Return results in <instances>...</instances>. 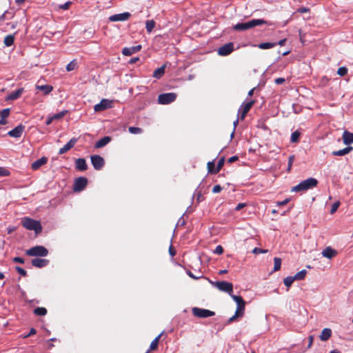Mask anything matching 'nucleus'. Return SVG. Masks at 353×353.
<instances>
[{
	"mask_svg": "<svg viewBox=\"0 0 353 353\" xmlns=\"http://www.w3.org/2000/svg\"><path fill=\"white\" fill-rule=\"evenodd\" d=\"M231 297L236 303L237 307L235 314L228 320L227 324H230L238 317H242L245 313V301L243 299L241 296L236 295H231Z\"/></svg>",
	"mask_w": 353,
	"mask_h": 353,
	"instance_id": "f257e3e1",
	"label": "nucleus"
},
{
	"mask_svg": "<svg viewBox=\"0 0 353 353\" xmlns=\"http://www.w3.org/2000/svg\"><path fill=\"white\" fill-rule=\"evenodd\" d=\"M268 22L261 19H254L245 23H238L234 26L233 28L237 31H243L251 29L255 26L263 24H268Z\"/></svg>",
	"mask_w": 353,
	"mask_h": 353,
	"instance_id": "f03ea898",
	"label": "nucleus"
},
{
	"mask_svg": "<svg viewBox=\"0 0 353 353\" xmlns=\"http://www.w3.org/2000/svg\"><path fill=\"white\" fill-rule=\"evenodd\" d=\"M21 225L28 230H34L36 234L42 232V226L40 221L29 217H24L21 220Z\"/></svg>",
	"mask_w": 353,
	"mask_h": 353,
	"instance_id": "7ed1b4c3",
	"label": "nucleus"
},
{
	"mask_svg": "<svg viewBox=\"0 0 353 353\" xmlns=\"http://www.w3.org/2000/svg\"><path fill=\"white\" fill-rule=\"evenodd\" d=\"M318 181L314 178H308L292 188V192L305 191L317 185Z\"/></svg>",
	"mask_w": 353,
	"mask_h": 353,
	"instance_id": "20e7f679",
	"label": "nucleus"
},
{
	"mask_svg": "<svg viewBox=\"0 0 353 353\" xmlns=\"http://www.w3.org/2000/svg\"><path fill=\"white\" fill-rule=\"evenodd\" d=\"M48 249L43 245H36L26 251V254L29 256L44 257L48 256Z\"/></svg>",
	"mask_w": 353,
	"mask_h": 353,
	"instance_id": "39448f33",
	"label": "nucleus"
},
{
	"mask_svg": "<svg viewBox=\"0 0 353 353\" xmlns=\"http://www.w3.org/2000/svg\"><path fill=\"white\" fill-rule=\"evenodd\" d=\"M213 285L219 290L228 293V294L233 295V285L232 283L228 281H216L213 283Z\"/></svg>",
	"mask_w": 353,
	"mask_h": 353,
	"instance_id": "423d86ee",
	"label": "nucleus"
},
{
	"mask_svg": "<svg viewBox=\"0 0 353 353\" xmlns=\"http://www.w3.org/2000/svg\"><path fill=\"white\" fill-rule=\"evenodd\" d=\"M176 99V94L174 92H168L161 94L158 97V102L160 104L165 105L174 101Z\"/></svg>",
	"mask_w": 353,
	"mask_h": 353,
	"instance_id": "0eeeda50",
	"label": "nucleus"
},
{
	"mask_svg": "<svg viewBox=\"0 0 353 353\" xmlns=\"http://www.w3.org/2000/svg\"><path fill=\"white\" fill-rule=\"evenodd\" d=\"M194 316L199 318H207L215 315V312L207 309L194 307L192 310Z\"/></svg>",
	"mask_w": 353,
	"mask_h": 353,
	"instance_id": "6e6552de",
	"label": "nucleus"
},
{
	"mask_svg": "<svg viewBox=\"0 0 353 353\" xmlns=\"http://www.w3.org/2000/svg\"><path fill=\"white\" fill-rule=\"evenodd\" d=\"M88 185V179L85 177L81 176L75 179L73 186V190L76 192L82 191Z\"/></svg>",
	"mask_w": 353,
	"mask_h": 353,
	"instance_id": "1a4fd4ad",
	"label": "nucleus"
},
{
	"mask_svg": "<svg viewBox=\"0 0 353 353\" xmlns=\"http://www.w3.org/2000/svg\"><path fill=\"white\" fill-rule=\"evenodd\" d=\"M234 45L233 42H229L224 44L223 46L219 48L217 50L218 54L223 57L230 54L234 50Z\"/></svg>",
	"mask_w": 353,
	"mask_h": 353,
	"instance_id": "9d476101",
	"label": "nucleus"
},
{
	"mask_svg": "<svg viewBox=\"0 0 353 353\" xmlns=\"http://www.w3.org/2000/svg\"><path fill=\"white\" fill-rule=\"evenodd\" d=\"M254 103H255V101L251 100L247 103H243L241 105V108L239 110V113H240L239 118L241 120H243L245 119L247 114L250 110V109L252 108V107L254 105Z\"/></svg>",
	"mask_w": 353,
	"mask_h": 353,
	"instance_id": "9b49d317",
	"label": "nucleus"
},
{
	"mask_svg": "<svg viewBox=\"0 0 353 353\" xmlns=\"http://www.w3.org/2000/svg\"><path fill=\"white\" fill-rule=\"evenodd\" d=\"M90 159L91 163L95 170H100L104 166L105 161L101 156L97 154L92 155Z\"/></svg>",
	"mask_w": 353,
	"mask_h": 353,
	"instance_id": "f8f14e48",
	"label": "nucleus"
},
{
	"mask_svg": "<svg viewBox=\"0 0 353 353\" xmlns=\"http://www.w3.org/2000/svg\"><path fill=\"white\" fill-rule=\"evenodd\" d=\"M112 101L106 99H102L100 103L94 107L95 112H101L112 107Z\"/></svg>",
	"mask_w": 353,
	"mask_h": 353,
	"instance_id": "ddd939ff",
	"label": "nucleus"
},
{
	"mask_svg": "<svg viewBox=\"0 0 353 353\" xmlns=\"http://www.w3.org/2000/svg\"><path fill=\"white\" fill-rule=\"evenodd\" d=\"M25 125L20 124L15 127L14 129L10 130L7 134L11 137L19 138L21 137L25 130Z\"/></svg>",
	"mask_w": 353,
	"mask_h": 353,
	"instance_id": "4468645a",
	"label": "nucleus"
},
{
	"mask_svg": "<svg viewBox=\"0 0 353 353\" xmlns=\"http://www.w3.org/2000/svg\"><path fill=\"white\" fill-rule=\"evenodd\" d=\"M130 17L131 14L130 12H125L123 13L111 15L109 17V20L110 21H127Z\"/></svg>",
	"mask_w": 353,
	"mask_h": 353,
	"instance_id": "2eb2a0df",
	"label": "nucleus"
},
{
	"mask_svg": "<svg viewBox=\"0 0 353 353\" xmlns=\"http://www.w3.org/2000/svg\"><path fill=\"white\" fill-rule=\"evenodd\" d=\"M34 267L42 268L49 264V260L46 259L34 258L31 261Z\"/></svg>",
	"mask_w": 353,
	"mask_h": 353,
	"instance_id": "dca6fc26",
	"label": "nucleus"
},
{
	"mask_svg": "<svg viewBox=\"0 0 353 353\" xmlns=\"http://www.w3.org/2000/svg\"><path fill=\"white\" fill-rule=\"evenodd\" d=\"M77 142V138L71 139L63 148L59 149V154H63L72 148Z\"/></svg>",
	"mask_w": 353,
	"mask_h": 353,
	"instance_id": "f3484780",
	"label": "nucleus"
},
{
	"mask_svg": "<svg viewBox=\"0 0 353 353\" xmlns=\"http://www.w3.org/2000/svg\"><path fill=\"white\" fill-rule=\"evenodd\" d=\"M323 256L331 259L334 257H335L338 252L336 250L332 248L331 247L328 246L326 247L321 252Z\"/></svg>",
	"mask_w": 353,
	"mask_h": 353,
	"instance_id": "a211bd4d",
	"label": "nucleus"
},
{
	"mask_svg": "<svg viewBox=\"0 0 353 353\" xmlns=\"http://www.w3.org/2000/svg\"><path fill=\"white\" fill-rule=\"evenodd\" d=\"M141 48L142 47L141 45H137L130 48H124L122 50V54L125 56H130L132 54L140 51Z\"/></svg>",
	"mask_w": 353,
	"mask_h": 353,
	"instance_id": "6ab92c4d",
	"label": "nucleus"
},
{
	"mask_svg": "<svg viewBox=\"0 0 353 353\" xmlns=\"http://www.w3.org/2000/svg\"><path fill=\"white\" fill-rule=\"evenodd\" d=\"M23 92H24V89L23 88H19L16 91H14V92L10 93V94H8L6 97V101H14V100H17V99H18L19 98L21 97V96L22 95Z\"/></svg>",
	"mask_w": 353,
	"mask_h": 353,
	"instance_id": "aec40b11",
	"label": "nucleus"
},
{
	"mask_svg": "<svg viewBox=\"0 0 353 353\" xmlns=\"http://www.w3.org/2000/svg\"><path fill=\"white\" fill-rule=\"evenodd\" d=\"M48 162V158L43 157L40 158L39 159H37V161H34L31 165V168L33 170H37L39 168H40L42 165H45Z\"/></svg>",
	"mask_w": 353,
	"mask_h": 353,
	"instance_id": "412c9836",
	"label": "nucleus"
},
{
	"mask_svg": "<svg viewBox=\"0 0 353 353\" xmlns=\"http://www.w3.org/2000/svg\"><path fill=\"white\" fill-rule=\"evenodd\" d=\"M75 166L76 168L80 171H85L88 168L85 160L82 158H79L76 160Z\"/></svg>",
	"mask_w": 353,
	"mask_h": 353,
	"instance_id": "4be33fe9",
	"label": "nucleus"
},
{
	"mask_svg": "<svg viewBox=\"0 0 353 353\" xmlns=\"http://www.w3.org/2000/svg\"><path fill=\"white\" fill-rule=\"evenodd\" d=\"M343 141L345 145H350L353 143V133L345 131L343 134Z\"/></svg>",
	"mask_w": 353,
	"mask_h": 353,
	"instance_id": "5701e85b",
	"label": "nucleus"
},
{
	"mask_svg": "<svg viewBox=\"0 0 353 353\" xmlns=\"http://www.w3.org/2000/svg\"><path fill=\"white\" fill-rule=\"evenodd\" d=\"M332 330L330 328H324L319 336L320 339L322 341H327L332 336Z\"/></svg>",
	"mask_w": 353,
	"mask_h": 353,
	"instance_id": "b1692460",
	"label": "nucleus"
},
{
	"mask_svg": "<svg viewBox=\"0 0 353 353\" xmlns=\"http://www.w3.org/2000/svg\"><path fill=\"white\" fill-rule=\"evenodd\" d=\"M352 150H353V147L348 146L342 150H339L337 151H333L332 152V154L333 156H343V155H345V154H348L349 152H350Z\"/></svg>",
	"mask_w": 353,
	"mask_h": 353,
	"instance_id": "393cba45",
	"label": "nucleus"
},
{
	"mask_svg": "<svg viewBox=\"0 0 353 353\" xmlns=\"http://www.w3.org/2000/svg\"><path fill=\"white\" fill-rule=\"evenodd\" d=\"M111 141V138L110 137H104L99 139L96 143H95V148H101L105 145H106L110 141Z\"/></svg>",
	"mask_w": 353,
	"mask_h": 353,
	"instance_id": "a878e982",
	"label": "nucleus"
},
{
	"mask_svg": "<svg viewBox=\"0 0 353 353\" xmlns=\"http://www.w3.org/2000/svg\"><path fill=\"white\" fill-rule=\"evenodd\" d=\"M36 89L42 91L44 94H48L52 91L53 87L50 85H37Z\"/></svg>",
	"mask_w": 353,
	"mask_h": 353,
	"instance_id": "bb28decb",
	"label": "nucleus"
},
{
	"mask_svg": "<svg viewBox=\"0 0 353 353\" xmlns=\"http://www.w3.org/2000/svg\"><path fill=\"white\" fill-rule=\"evenodd\" d=\"M165 65H163V66H161L160 68H157L153 72L152 77L156 78V79H160L164 74V73H165Z\"/></svg>",
	"mask_w": 353,
	"mask_h": 353,
	"instance_id": "cd10ccee",
	"label": "nucleus"
},
{
	"mask_svg": "<svg viewBox=\"0 0 353 353\" xmlns=\"http://www.w3.org/2000/svg\"><path fill=\"white\" fill-rule=\"evenodd\" d=\"M163 333H161L159 335H158L150 343V349L148 351H153L156 350L158 348V343L159 342L160 338L162 336Z\"/></svg>",
	"mask_w": 353,
	"mask_h": 353,
	"instance_id": "c85d7f7f",
	"label": "nucleus"
},
{
	"mask_svg": "<svg viewBox=\"0 0 353 353\" xmlns=\"http://www.w3.org/2000/svg\"><path fill=\"white\" fill-rule=\"evenodd\" d=\"M277 45L276 43H272V42H265V43H261L259 44L258 47L260 49L265 50V49H270L272 48L275 47Z\"/></svg>",
	"mask_w": 353,
	"mask_h": 353,
	"instance_id": "c756f323",
	"label": "nucleus"
},
{
	"mask_svg": "<svg viewBox=\"0 0 353 353\" xmlns=\"http://www.w3.org/2000/svg\"><path fill=\"white\" fill-rule=\"evenodd\" d=\"M14 35L9 34V35H7L4 38L3 43L5 44V46L9 47V46H11L14 43Z\"/></svg>",
	"mask_w": 353,
	"mask_h": 353,
	"instance_id": "7c9ffc66",
	"label": "nucleus"
},
{
	"mask_svg": "<svg viewBox=\"0 0 353 353\" xmlns=\"http://www.w3.org/2000/svg\"><path fill=\"white\" fill-rule=\"evenodd\" d=\"M33 312L37 316H45L47 314V310L43 307H38L34 310Z\"/></svg>",
	"mask_w": 353,
	"mask_h": 353,
	"instance_id": "2f4dec72",
	"label": "nucleus"
},
{
	"mask_svg": "<svg viewBox=\"0 0 353 353\" xmlns=\"http://www.w3.org/2000/svg\"><path fill=\"white\" fill-rule=\"evenodd\" d=\"M78 63L77 59H73L66 66V70L68 72L72 71L77 68Z\"/></svg>",
	"mask_w": 353,
	"mask_h": 353,
	"instance_id": "473e14b6",
	"label": "nucleus"
},
{
	"mask_svg": "<svg viewBox=\"0 0 353 353\" xmlns=\"http://www.w3.org/2000/svg\"><path fill=\"white\" fill-rule=\"evenodd\" d=\"M208 167V171L210 174H217L218 172H216V167H215V164L214 161H210L207 164Z\"/></svg>",
	"mask_w": 353,
	"mask_h": 353,
	"instance_id": "72a5a7b5",
	"label": "nucleus"
},
{
	"mask_svg": "<svg viewBox=\"0 0 353 353\" xmlns=\"http://www.w3.org/2000/svg\"><path fill=\"white\" fill-rule=\"evenodd\" d=\"M300 136H301V133L298 130L294 131L291 134L290 141L292 143H297V142H299V139H300Z\"/></svg>",
	"mask_w": 353,
	"mask_h": 353,
	"instance_id": "f704fd0d",
	"label": "nucleus"
},
{
	"mask_svg": "<svg viewBox=\"0 0 353 353\" xmlns=\"http://www.w3.org/2000/svg\"><path fill=\"white\" fill-rule=\"evenodd\" d=\"M281 259L279 257H275L274 259V271L276 272L281 269Z\"/></svg>",
	"mask_w": 353,
	"mask_h": 353,
	"instance_id": "c9c22d12",
	"label": "nucleus"
},
{
	"mask_svg": "<svg viewBox=\"0 0 353 353\" xmlns=\"http://www.w3.org/2000/svg\"><path fill=\"white\" fill-rule=\"evenodd\" d=\"M307 274V272L305 270H303L299 272H297L294 276V279L295 280H302L305 278V275Z\"/></svg>",
	"mask_w": 353,
	"mask_h": 353,
	"instance_id": "e433bc0d",
	"label": "nucleus"
},
{
	"mask_svg": "<svg viewBox=\"0 0 353 353\" xmlns=\"http://www.w3.org/2000/svg\"><path fill=\"white\" fill-rule=\"evenodd\" d=\"M294 281L295 279H294V276H287L284 279L283 283L285 286L290 288Z\"/></svg>",
	"mask_w": 353,
	"mask_h": 353,
	"instance_id": "4c0bfd02",
	"label": "nucleus"
},
{
	"mask_svg": "<svg viewBox=\"0 0 353 353\" xmlns=\"http://www.w3.org/2000/svg\"><path fill=\"white\" fill-rule=\"evenodd\" d=\"M155 23L153 20L147 21L145 23V28L148 32H150L154 28Z\"/></svg>",
	"mask_w": 353,
	"mask_h": 353,
	"instance_id": "58836bf2",
	"label": "nucleus"
},
{
	"mask_svg": "<svg viewBox=\"0 0 353 353\" xmlns=\"http://www.w3.org/2000/svg\"><path fill=\"white\" fill-rule=\"evenodd\" d=\"M67 113L68 110H63L57 114L52 115V119L54 120H59L62 119Z\"/></svg>",
	"mask_w": 353,
	"mask_h": 353,
	"instance_id": "ea45409f",
	"label": "nucleus"
},
{
	"mask_svg": "<svg viewBox=\"0 0 353 353\" xmlns=\"http://www.w3.org/2000/svg\"><path fill=\"white\" fill-rule=\"evenodd\" d=\"M10 113V108H6L3 110L0 111V116L1 117H3V119H6L8 117Z\"/></svg>",
	"mask_w": 353,
	"mask_h": 353,
	"instance_id": "a19ab883",
	"label": "nucleus"
},
{
	"mask_svg": "<svg viewBox=\"0 0 353 353\" xmlns=\"http://www.w3.org/2000/svg\"><path fill=\"white\" fill-rule=\"evenodd\" d=\"M128 130L132 134H139L143 132V130L138 127H130Z\"/></svg>",
	"mask_w": 353,
	"mask_h": 353,
	"instance_id": "79ce46f5",
	"label": "nucleus"
},
{
	"mask_svg": "<svg viewBox=\"0 0 353 353\" xmlns=\"http://www.w3.org/2000/svg\"><path fill=\"white\" fill-rule=\"evenodd\" d=\"M347 73V68L346 67H340L337 70V74L343 77L346 75Z\"/></svg>",
	"mask_w": 353,
	"mask_h": 353,
	"instance_id": "37998d69",
	"label": "nucleus"
},
{
	"mask_svg": "<svg viewBox=\"0 0 353 353\" xmlns=\"http://www.w3.org/2000/svg\"><path fill=\"white\" fill-rule=\"evenodd\" d=\"M71 4H72V1H68L65 2L64 4L59 5V8L61 9V10H66L69 9Z\"/></svg>",
	"mask_w": 353,
	"mask_h": 353,
	"instance_id": "c03bdc74",
	"label": "nucleus"
},
{
	"mask_svg": "<svg viewBox=\"0 0 353 353\" xmlns=\"http://www.w3.org/2000/svg\"><path fill=\"white\" fill-rule=\"evenodd\" d=\"M294 159H295L294 155H290L288 158V172H290L291 170V168L292 166Z\"/></svg>",
	"mask_w": 353,
	"mask_h": 353,
	"instance_id": "a18cd8bd",
	"label": "nucleus"
},
{
	"mask_svg": "<svg viewBox=\"0 0 353 353\" xmlns=\"http://www.w3.org/2000/svg\"><path fill=\"white\" fill-rule=\"evenodd\" d=\"M224 162H225V159L223 157H222L221 159H220L217 163V165H216V172H219L220 170L222 168V167L224 165Z\"/></svg>",
	"mask_w": 353,
	"mask_h": 353,
	"instance_id": "49530a36",
	"label": "nucleus"
},
{
	"mask_svg": "<svg viewBox=\"0 0 353 353\" xmlns=\"http://www.w3.org/2000/svg\"><path fill=\"white\" fill-rule=\"evenodd\" d=\"M339 205H340V203L339 201L334 203L332 205V208L330 210V213L334 214L337 210Z\"/></svg>",
	"mask_w": 353,
	"mask_h": 353,
	"instance_id": "de8ad7c7",
	"label": "nucleus"
},
{
	"mask_svg": "<svg viewBox=\"0 0 353 353\" xmlns=\"http://www.w3.org/2000/svg\"><path fill=\"white\" fill-rule=\"evenodd\" d=\"M9 175H10V172L7 169L0 167V176H7Z\"/></svg>",
	"mask_w": 353,
	"mask_h": 353,
	"instance_id": "09e8293b",
	"label": "nucleus"
},
{
	"mask_svg": "<svg viewBox=\"0 0 353 353\" xmlns=\"http://www.w3.org/2000/svg\"><path fill=\"white\" fill-rule=\"evenodd\" d=\"M16 270L17 271L18 273H19L21 275L23 276H26L27 275V272L21 267L17 266Z\"/></svg>",
	"mask_w": 353,
	"mask_h": 353,
	"instance_id": "8fccbe9b",
	"label": "nucleus"
},
{
	"mask_svg": "<svg viewBox=\"0 0 353 353\" xmlns=\"http://www.w3.org/2000/svg\"><path fill=\"white\" fill-rule=\"evenodd\" d=\"M267 252H268L267 250H263V249H261L259 248H255L252 250V252L256 254H261V253H266Z\"/></svg>",
	"mask_w": 353,
	"mask_h": 353,
	"instance_id": "3c124183",
	"label": "nucleus"
},
{
	"mask_svg": "<svg viewBox=\"0 0 353 353\" xmlns=\"http://www.w3.org/2000/svg\"><path fill=\"white\" fill-rule=\"evenodd\" d=\"M222 187L220 185H216L212 188L213 193H219L222 190Z\"/></svg>",
	"mask_w": 353,
	"mask_h": 353,
	"instance_id": "603ef678",
	"label": "nucleus"
},
{
	"mask_svg": "<svg viewBox=\"0 0 353 353\" xmlns=\"http://www.w3.org/2000/svg\"><path fill=\"white\" fill-rule=\"evenodd\" d=\"M223 252V248L221 245H217L215 248L214 253L221 254Z\"/></svg>",
	"mask_w": 353,
	"mask_h": 353,
	"instance_id": "864d4df0",
	"label": "nucleus"
},
{
	"mask_svg": "<svg viewBox=\"0 0 353 353\" xmlns=\"http://www.w3.org/2000/svg\"><path fill=\"white\" fill-rule=\"evenodd\" d=\"M289 201H290V199H285V200H283L282 201H277L276 205L278 206H283V205H285L287 203H288Z\"/></svg>",
	"mask_w": 353,
	"mask_h": 353,
	"instance_id": "5fc2aeb1",
	"label": "nucleus"
},
{
	"mask_svg": "<svg viewBox=\"0 0 353 353\" xmlns=\"http://www.w3.org/2000/svg\"><path fill=\"white\" fill-rule=\"evenodd\" d=\"M13 261L15 263H21V264L24 263V259L23 258L19 257V256L14 257L13 259Z\"/></svg>",
	"mask_w": 353,
	"mask_h": 353,
	"instance_id": "6e6d98bb",
	"label": "nucleus"
},
{
	"mask_svg": "<svg viewBox=\"0 0 353 353\" xmlns=\"http://www.w3.org/2000/svg\"><path fill=\"white\" fill-rule=\"evenodd\" d=\"M36 333H37L36 330L34 328H31L29 333L24 336V338H28L32 335L35 334Z\"/></svg>",
	"mask_w": 353,
	"mask_h": 353,
	"instance_id": "4d7b16f0",
	"label": "nucleus"
},
{
	"mask_svg": "<svg viewBox=\"0 0 353 353\" xmlns=\"http://www.w3.org/2000/svg\"><path fill=\"white\" fill-rule=\"evenodd\" d=\"M285 81V79L284 78H277V79H275V80H274L275 83L277 85L282 84Z\"/></svg>",
	"mask_w": 353,
	"mask_h": 353,
	"instance_id": "13d9d810",
	"label": "nucleus"
},
{
	"mask_svg": "<svg viewBox=\"0 0 353 353\" xmlns=\"http://www.w3.org/2000/svg\"><path fill=\"white\" fill-rule=\"evenodd\" d=\"M169 253L172 256H174L176 254L175 249L172 245H170L169 248Z\"/></svg>",
	"mask_w": 353,
	"mask_h": 353,
	"instance_id": "bf43d9fd",
	"label": "nucleus"
},
{
	"mask_svg": "<svg viewBox=\"0 0 353 353\" xmlns=\"http://www.w3.org/2000/svg\"><path fill=\"white\" fill-rule=\"evenodd\" d=\"M245 206V203H239V204L236 206V208H235V210H236V211H239L240 210H241L242 208H243Z\"/></svg>",
	"mask_w": 353,
	"mask_h": 353,
	"instance_id": "052dcab7",
	"label": "nucleus"
},
{
	"mask_svg": "<svg viewBox=\"0 0 353 353\" xmlns=\"http://www.w3.org/2000/svg\"><path fill=\"white\" fill-rule=\"evenodd\" d=\"M308 11H309V9L305 7H301V8H299V10H298V12L300 13H305Z\"/></svg>",
	"mask_w": 353,
	"mask_h": 353,
	"instance_id": "680f3d73",
	"label": "nucleus"
},
{
	"mask_svg": "<svg viewBox=\"0 0 353 353\" xmlns=\"http://www.w3.org/2000/svg\"><path fill=\"white\" fill-rule=\"evenodd\" d=\"M313 340H314V337L313 336H309V343H308V345H307V348H310L313 344Z\"/></svg>",
	"mask_w": 353,
	"mask_h": 353,
	"instance_id": "e2e57ef3",
	"label": "nucleus"
},
{
	"mask_svg": "<svg viewBox=\"0 0 353 353\" xmlns=\"http://www.w3.org/2000/svg\"><path fill=\"white\" fill-rule=\"evenodd\" d=\"M238 123H239V119H236V120L233 122V125H234V130H233V132H232V134H231V137H233V136H234V130H235V128H236V127L237 126Z\"/></svg>",
	"mask_w": 353,
	"mask_h": 353,
	"instance_id": "0e129e2a",
	"label": "nucleus"
},
{
	"mask_svg": "<svg viewBox=\"0 0 353 353\" xmlns=\"http://www.w3.org/2000/svg\"><path fill=\"white\" fill-rule=\"evenodd\" d=\"M239 159V157L236 156H232L228 159L229 163H233Z\"/></svg>",
	"mask_w": 353,
	"mask_h": 353,
	"instance_id": "69168bd1",
	"label": "nucleus"
},
{
	"mask_svg": "<svg viewBox=\"0 0 353 353\" xmlns=\"http://www.w3.org/2000/svg\"><path fill=\"white\" fill-rule=\"evenodd\" d=\"M54 120V119H52V117H49V118L46 120V125H50V124L52 123V122Z\"/></svg>",
	"mask_w": 353,
	"mask_h": 353,
	"instance_id": "338daca9",
	"label": "nucleus"
},
{
	"mask_svg": "<svg viewBox=\"0 0 353 353\" xmlns=\"http://www.w3.org/2000/svg\"><path fill=\"white\" fill-rule=\"evenodd\" d=\"M286 41L287 39H281L277 43V45H279V46H284L286 43Z\"/></svg>",
	"mask_w": 353,
	"mask_h": 353,
	"instance_id": "774afa93",
	"label": "nucleus"
}]
</instances>
